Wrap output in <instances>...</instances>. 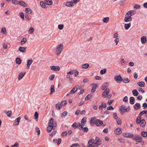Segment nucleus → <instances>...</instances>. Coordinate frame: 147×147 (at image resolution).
<instances>
[{
  "mask_svg": "<svg viewBox=\"0 0 147 147\" xmlns=\"http://www.w3.org/2000/svg\"><path fill=\"white\" fill-rule=\"evenodd\" d=\"M123 135L126 138H132L134 137L133 134L131 133H124Z\"/></svg>",
  "mask_w": 147,
  "mask_h": 147,
  "instance_id": "6",
  "label": "nucleus"
},
{
  "mask_svg": "<svg viewBox=\"0 0 147 147\" xmlns=\"http://www.w3.org/2000/svg\"><path fill=\"white\" fill-rule=\"evenodd\" d=\"M94 139H90L88 142V144H94Z\"/></svg>",
  "mask_w": 147,
  "mask_h": 147,
  "instance_id": "44",
  "label": "nucleus"
},
{
  "mask_svg": "<svg viewBox=\"0 0 147 147\" xmlns=\"http://www.w3.org/2000/svg\"><path fill=\"white\" fill-rule=\"evenodd\" d=\"M51 94H52L54 92L55 88H54V86L53 85H52L51 86Z\"/></svg>",
  "mask_w": 147,
  "mask_h": 147,
  "instance_id": "43",
  "label": "nucleus"
},
{
  "mask_svg": "<svg viewBox=\"0 0 147 147\" xmlns=\"http://www.w3.org/2000/svg\"><path fill=\"white\" fill-rule=\"evenodd\" d=\"M95 118H92L90 121V123L91 124H93V125H94V120L95 119Z\"/></svg>",
  "mask_w": 147,
  "mask_h": 147,
  "instance_id": "60",
  "label": "nucleus"
},
{
  "mask_svg": "<svg viewBox=\"0 0 147 147\" xmlns=\"http://www.w3.org/2000/svg\"><path fill=\"white\" fill-rule=\"evenodd\" d=\"M140 121V126L142 127H144L146 124L145 120L143 119Z\"/></svg>",
  "mask_w": 147,
  "mask_h": 147,
  "instance_id": "19",
  "label": "nucleus"
},
{
  "mask_svg": "<svg viewBox=\"0 0 147 147\" xmlns=\"http://www.w3.org/2000/svg\"><path fill=\"white\" fill-rule=\"evenodd\" d=\"M78 88V86H75L73 88L71 91V94L74 93L77 90V89Z\"/></svg>",
  "mask_w": 147,
  "mask_h": 147,
  "instance_id": "16",
  "label": "nucleus"
},
{
  "mask_svg": "<svg viewBox=\"0 0 147 147\" xmlns=\"http://www.w3.org/2000/svg\"><path fill=\"white\" fill-rule=\"evenodd\" d=\"M45 3L48 5H51L53 4V1L51 0H45L44 1Z\"/></svg>",
  "mask_w": 147,
  "mask_h": 147,
  "instance_id": "23",
  "label": "nucleus"
},
{
  "mask_svg": "<svg viewBox=\"0 0 147 147\" xmlns=\"http://www.w3.org/2000/svg\"><path fill=\"white\" fill-rule=\"evenodd\" d=\"M136 11L134 10H131L128 11L127 13L132 16L133 15L136 13Z\"/></svg>",
  "mask_w": 147,
  "mask_h": 147,
  "instance_id": "18",
  "label": "nucleus"
},
{
  "mask_svg": "<svg viewBox=\"0 0 147 147\" xmlns=\"http://www.w3.org/2000/svg\"><path fill=\"white\" fill-rule=\"evenodd\" d=\"M64 27V25L63 24H60L58 26V28L59 30H62Z\"/></svg>",
  "mask_w": 147,
  "mask_h": 147,
  "instance_id": "52",
  "label": "nucleus"
},
{
  "mask_svg": "<svg viewBox=\"0 0 147 147\" xmlns=\"http://www.w3.org/2000/svg\"><path fill=\"white\" fill-rule=\"evenodd\" d=\"M26 47H20L19 48V50L22 53H25L26 52Z\"/></svg>",
  "mask_w": 147,
  "mask_h": 147,
  "instance_id": "20",
  "label": "nucleus"
},
{
  "mask_svg": "<svg viewBox=\"0 0 147 147\" xmlns=\"http://www.w3.org/2000/svg\"><path fill=\"white\" fill-rule=\"evenodd\" d=\"M106 71L107 70L106 69H104L101 70L100 72V74L102 75L105 74L106 72Z\"/></svg>",
  "mask_w": 147,
  "mask_h": 147,
  "instance_id": "48",
  "label": "nucleus"
},
{
  "mask_svg": "<svg viewBox=\"0 0 147 147\" xmlns=\"http://www.w3.org/2000/svg\"><path fill=\"white\" fill-rule=\"evenodd\" d=\"M32 62L33 60L32 59H30L28 60L26 67L27 69H29L31 64L32 63Z\"/></svg>",
  "mask_w": 147,
  "mask_h": 147,
  "instance_id": "11",
  "label": "nucleus"
},
{
  "mask_svg": "<svg viewBox=\"0 0 147 147\" xmlns=\"http://www.w3.org/2000/svg\"><path fill=\"white\" fill-rule=\"evenodd\" d=\"M115 133L117 135H119L122 133V129L120 128H118L116 129L114 131Z\"/></svg>",
  "mask_w": 147,
  "mask_h": 147,
  "instance_id": "9",
  "label": "nucleus"
},
{
  "mask_svg": "<svg viewBox=\"0 0 147 147\" xmlns=\"http://www.w3.org/2000/svg\"><path fill=\"white\" fill-rule=\"evenodd\" d=\"M120 143H124L125 142V141L124 140L122 139L119 138L118 139Z\"/></svg>",
  "mask_w": 147,
  "mask_h": 147,
  "instance_id": "61",
  "label": "nucleus"
},
{
  "mask_svg": "<svg viewBox=\"0 0 147 147\" xmlns=\"http://www.w3.org/2000/svg\"><path fill=\"white\" fill-rule=\"evenodd\" d=\"M89 65L88 64L85 63L82 65V67L83 68L86 69L89 67Z\"/></svg>",
  "mask_w": 147,
  "mask_h": 147,
  "instance_id": "34",
  "label": "nucleus"
},
{
  "mask_svg": "<svg viewBox=\"0 0 147 147\" xmlns=\"http://www.w3.org/2000/svg\"><path fill=\"white\" fill-rule=\"evenodd\" d=\"M103 123L102 121H100L99 119H97L95 122V124L97 126H100Z\"/></svg>",
  "mask_w": 147,
  "mask_h": 147,
  "instance_id": "10",
  "label": "nucleus"
},
{
  "mask_svg": "<svg viewBox=\"0 0 147 147\" xmlns=\"http://www.w3.org/2000/svg\"><path fill=\"white\" fill-rule=\"evenodd\" d=\"M34 31V28L32 27H31L28 30V33L30 34H31L33 33Z\"/></svg>",
  "mask_w": 147,
  "mask_h": 147,
  "instance_id": "33",
  "label": "nucleus"
},
{
  "mask_svg": "<svg viewBox=\"0 0 147 147\" xmlns=\"http://www.w3.org/2000/svg\"><path fill=\"white\" fill-rule=\"evenodd\" d=\"M144 114H147V110H143L142 111L139 113V115L141 116Z\"/></svg>",
  "mask_w": 147,
  "mask_h": 147,
  "instance_id": "38",
  "label": "nucleus"
},
{
  "mask_svg": "<svg viewBox=\"0 0 147 147\" xmlns=\"http://www.w3.org/2000/svg\"><path fill=\"white\" fill-rule=\"evenodd\" d=\"M16 63L18 64H20L22 62L21 60L19 57H17L16 59Z\"/></svg>",
  "mask_w": 147,
  "mask_h": 147,
  "instance_id": "35",
  "label": "nucleus"
},
{
  "mask_svg": "<svg viewBox=\"0 0 147 147\" xmlns=\"http://www.w3.org/2000/svg\"><path fill=\"white\" fill-rule=\"evenodd\" d=\"M65 5L67 7H71L73 6L74 5V4H73V2L71 1V2H67L66 3Z\"/></svg>",
  "mask_w": 147,
  "mask_h": 147,
  "instance_id": "17",
  "label": "nucleus"
},
{
  "mask_svg": "<svg viewBox=\"0 0 147 147\" xmlns=\"http://www.w3.org/2000/svg\"><path fill=\"white\" fill-rule=\"evenodd\" d=\"M79 129L81 130H83L85 132H86L88 131V129L87 127H84L83 126L80 127Z\"/></svg>",
  "mask_w": 147,
  "mask_h": 147,
  "instance_id": "27",
  "label": "nucleus"
},
{
  "mask_svg": "<svg viewBox=\"0 0 147 147\" xmlns=\"http://www.w3.org/2000/svg\"><path fill=\"white\" fill-rule=\"evenodd\" d=\"M142 136L144 137H147V132L145 131H142L141 133Z\"/></svg>",
  "mask_w": 147,
  "mask_h": 147,
  "instance_id": "40",
  "label": "nucleus"
},
{
  "mask_svg": "<svg viewBox=\"0 0 147 147\" xmlns=\"http://www.w3.org/2000/svg\"><path fill=\"white\" fill-rule=\"evenodd\" d=\"M45 2H44L43 1H41L40 2V5L43 8H44L45 7Z\"/></svg>",
  "mask_w": 147,
  "mask_h": 147,
  "instance_id": "41",
  "label": "nucleus"
},
{
  "mask_svg": "<svg viewBox=\"0 0 147 147\" xmlns=\"http://www.w3.org/2000/svg\"><path fill=\"white\" fill-rule=\"evenodd\" d=\"M67 133L66 131H64L62 133L61 136L63 137H64V136H66L67 135Z\"/></svg>",
  "mask_w": 147,
  "mask_h": 147,
  "instance_id": "54",
  "label": "nucleus"
},
{
  "mask_svg": "<svg viewBox=\"0 0 147 147\" xmlns=\"http://www.w3.org/2000/svg\"><path fill=\"white\" fill-rule=\"evenodd\" d=\"M133 94L134 96H137L138 95V92L136 89H134L132 91Z\"/></svg>",
  "mask_w": 147,
  "mask_h": 147,
  "instance_id": "22",
  "label": "nucleus"
},
{
  "mask_svg": "<svg viewBox=\"0 0 147 147\" xmlns=\"http://www.w3.org/2000/svg\"><path fill=\"white\" fill-rule=\"evenodd\" d=\"M138 90L139 92H141L142 93H144L145 92V91L142 88H141L140 87L138 89Z\"/></svg>",
  "mask_w": 147,
  "mask_h": 147,
  "instance_id": "59",
  "label": "nucleus"
},
{
  "mask_svg": "<svg viewBox=\"0 0 147 147\" xmlns=\"http://www.w3.org/2000/svg\"><path fill=\"white\" fill-rule=\"evenodd\" d=\"M74 73V70H72L71 71H70L69 72L67 73V74L71 75L73 74Z\"/></svg>",
  "mask_w": 147,
  "mask_h": 147,
  "instance_id": "64",
  "label": "nucleus"
},
{
  "mask_svg": "<svg viewBox=\"0 0 147 147\" xmlns=\"http://www.w3.org/2000/svg\"><path fill=\"white\" fill-rule=\"evenodd\" d=\"M51 69L52 70L58 71L60 70V67L58 66H52L50 67Z\"/></svg>",
  "mask_w": 147,
  "mask_h": 147,
  "instance_id": "8",
  "label": "nucleus"
},
{
  "mask_svg": "<svg viewBox=\"0 0 147 147\" xmlns=\"http://www.w3.org/2000/svg\"><path fill=\"white\" fill-rule=\"evenodd\" d=\"M137 84L140 86L141 87H143L145 85V83L143 82H138Z\"/></svg>",
  "mask_w": 147,
  "mask_h": 147,
  "instance_id": "24",
  "label": "nucleus"
},
{
  "mask_svg": "<svg viewBox=\"0 0 147 147\" xmlns=\"http://www.w3.org/2000/svg\"><path fill=\"white\" fill-rule=\"evenodd\" d=\"M27 41V39L26 38H23L22 39L21 41V44L22 45L25 42H26Z\"/></svg>",
  "mask_w": 147,
  "mask_h": 147,
  "instance_id": "37",
  "label": "nucleus"
},
{
  "mask_svg": "<svg viewBox=\"0 0 147 147\" xmlns=\"http://www.w3.org/2000/svg\"><path fill=\"white\" fill-rule=\"evenodd\" d=\"M21 119V118L20 117H18L16 118L13 123V125H18L19 123V122Z\"/></svg>",
  "mask_w": 147,
  "mask_h": 147,
  "instance_id": "12",
  "label": "nucleus"
},
{
  "mask_svg": "<svg viewBox=\"0 0 147 147\" xmlns=\"http://www.w3.org/2000/svg\"><path fill=\"white\" fill-rule=\"evenodd\" d=\"M110 91V89L109 88H107L105 90L103 93L102 94V97L104 98H106L107 95H108L109 94V92Z\"/></svg>",
  "mask_w": 147,
  "mask_h": 147,
  "instance_id": "7",
  "label": "nucleus"
},
{
  "mask_svg": "<svg viewBox=\"0 0 147 147\" xmlns=\"http://www.w3.org/2000/svg\"><path fill=\"white\" fill-rule=\"evenodd\" d=\"M109 17L105 18L103 19L102 21L104 23H107L109 21Z\"/></svg>",
  "mask_w": 147,
  "mask_h": 147,
  "instance_id": "36",
  "label": "nucleus"
},
{
  "mask_svg": "<svg viewBox=\"0 0 147 147\" xmlns=\"http://www.w3.org/2000/svg\"><path fill=\"white\" fill-rule=\"evenodd\" d=\"M53 119L51 118L49 121V123L50 124V125H51V124H52L53 123Z\"/></svg>",
  "mask_w": 147,
  "mask_h": 147,
  "instance_id": "62",
  "label": "nucleus"
},
{
  "mask_svg": "<svg viewBox=\"0 0 147 147\" xmlns=\"http://www.w3.org/2000/svg\"><path fill=\"white\" fill-rule=\"evenodd\" d=\"M19 15L20 16L21 18L22 19L24 20V15L23 13L22 12H20L19 13Z\"/></svg>",
  "mask_w": 147,
  "mask_h": 147,
  "instance_id": "47",
  "label": "nucleus"
},
{
  "mask_svg": "<svg viewBox=\"0 0 147 147\" xmlns=\"http://www.w3.org/2000/svg\"><path fill=\"white\" fill-rule=\"evenodd\" d=\"M128 97L127 96H125L124 97L123 99V101L125 102H127L128 101Z\"/></svg>",
  "mask_w": 147,
  "mask_h": 147,
  "instance_id": "58",
  "label": "nucleus"
},
{
  "mask_svg": "<svg viewBox=\"0 0 147 147\" xmlns=\"http://www.w3.org/2000/svg\"><path fill=\"white\" fill-rule=\"evenodd\" d=\"M109 82H106V83H104L102 86L101 89L102 90H104L105 88L108 86V85H109Z\"/></svg>",
  "mask_w": 147,
  "mask_h": 147,
  "instance_id": "32",
  "label": "nucleus"
},
{
  "mask_svg": "<svg viewBox=\"0 0 147 147\" xmlns=\"http://www.w3.org/2000/svg\"><path fill=\"white\" fill-rule=\"evenodd\" d=\"M132 20V18L131 16L126 13L125 15L124 21L126 22H128L131 21Z\"/></svg>",
  "mask_w": 147,
  "mask_h": 147,
  "instance_id": "4",
  "label": "nucleus"
},
{
  "mask_svg": "<svg viewBox=\"0 0 147 147\" xmlns=\"http://www.w3.org/2000/svg\"><path fill=\"white\" fill-rule=\"evenodd\" d=\"M126 107L125 105H123L121 106L120 107V109L121 112L123 114L126 112L129 111L130 108L129 107H128L126 108Z\"/></svg>",
  "mask_w": 147,
  "mask_h": 147,
  "instance_id": "2",
  "label": "nucleus"
},
{
  "mask_svg": "<svg viewBox=\"0 0 147 147\" xmlns=\"http://www.w3.org/2000/svg\"><path fill=\"white\" fill-rule=\"evenodd\" d=\"M131 26V24L129 23L128 24H125V29L127 30L129 29Z\"/></svg>",
  "mask_w": 147,
  "mask_h": 147,
  "instance_id": "29",
  "label": "nucleus"
},
{
  "mask_svg": "<svg viewBox=\"0 0 147 147\" xmlns=\"http://www.w3.org/2000/svg\"><path fill=\"white\" fill-rule=\"evenodd\" d=\"M56 107L57 109L59 110L61 108L62 106L61 104L57 103L56 105Z\"/></svg>",
  "mask_w": 147,
  "mask_h": 147,
  "instance_id": "42",
  "label": "nucleus"
},
{
  "mask_svg": "<svg viewBox=\"0 0 147 147\" xmlns=\"http://www.w3.org/2000/svg\"><path fill=\"white\" fill-rule=\"evenodd\" d=\"M53 126L51 125H49L47 127V131L48 132H50L53 129Z\"/></svg>",
  "mask_w": 147,
  "mask_h": 147,
  "instance_id": "25",
  "label": "nucleus"
},
{
  "mask_svg": "<svg viewBox=\"0 0 147 147\" xmlns=\"http://www.w3.org/2000/svg\"><path fill=\"white\" fill-rule=\"evenodd\" d=\"M123 81L124 83H128L129 81V80L128 78H126L125 79H124L123 80Z\"/></svg>",
  "mask_w": 147,
  "mask_h": 147,
  "instance_id": "50",
  "label": "nucleus"
},
{
  "mask_svg": "<svg viewBox=\"0 0 147 147\" xmlns=\"http://www.w3.org/2000/svg\"><path fill=\"white\" fill-rule=\"evenodd\" d=\"M26 74V72H24L23 74H22V73H20L19 76L18 77V80H21L25 75Z\"/></svg>",
  "mask_w": 147,
  "mask_h": 147,
  "instance_id": "28",
  "label": "nucleus"
},
{
  "mask_svg": "<svg viewBox=\"0 0 147 147\" xmlns=\"http://www.w3.org/2000/svg\"><path fill=\"white\" fill-rule=\"evenodd\" d=\"M140 6L137 4H136L134 5V8L135 9H138L140 8Z\"/></svg>",
  "mask_w": 147,
  "mask_h": 147,
  "instance_id": "45",
  "label": "nucleus"
},
{
  "mask_svg": "<svg viewBox=\"0 0 147 147\" xmlns=\"http://www.w3.org/2000/svg\"><path fill=\"white\" fill-rule=\"evenodd\" d=\"M117 123L118 125H120L121 123V120L119 118L117 119Z\"/></svg>",
  "mask_w": 147,
  "mask_h": 147,
  "instance_id": "51",
  "label": "nucleus"
},
{
  "mask_svg": "<svg viewBox=\"0 0 147 147\" xmlns=\"http://www.w3.org/2000/svg\"><path fill=\"white\" fill-rule=\"evenodd\" d=\"M92 84L94 85V86L92 87L91 92H94L95 91L97 88L98 87V85L96 84Z\"/></svg>",
  "mask_w": 147,
  "mask_h": 147,
  "instance_id": "21",
  "label": "nucleus"
},
{
  "mask_svg": "<svg viewBox=\"0 0 147 147\" xmlns=\"http://www.w3.org/2000/svg\"><path fill=\"white\" fill-rule=\"evenodd\" d=\"M25 12L28 14H31L32 13V11L29 8H26L25 9Z\"/></svg>",
  "mask_w": 147,
  "mask_h": 147,
  "instance_id": "31",
  "label": "nucleus"
},
{
  "mask_svg": "<svg viewBox=\"0 0 147 147\" xmlns=\"http://www.w3.org/2000/svg\"><path fill=\"white\" fill-rule=\"evenodd\" d=\"M5 113L7 116L10 117L11 115L12 112L11 111H6Z\"/></svg>",
  "mask_w": 147,
  "mask_h": 147,
  "instance_id": "39",
  "label": "nucleus"
},
{
  "mask_svg": "<svg viewBox=\"0 0 147 147\" xmlns=\"http://www.w3.org/2000/svg\"><path fill=\"white\" fill-rule=\"evenodd\" d=\"M135 98L134 97L131 96L130 98V103L131 104H133L134 103Z\"/></svg>",
  "mask_w": 147,
  "mask_h": 147,
  "instance_id": "30",
  "label": "nucleus"
},
{
  "mask_svg": "<svg viewBox=\"0 0 147 147\" xmlns=\"http://www.w3.org/2000/svg\"><path fill=\"white\" fill-rule=\"evenodd\" d=\"M63 44H60L55 49V54L57 55H59L63 51Z\"/></svg>",
  "mask_w": 147,
  "mask_h": 147,
  "instance_id": "1",
  "label": "nucleus"
},
{
  "mask_svg": "<svg viewBox=\"0 0 147 147\" xmlns=\"http://www.w3.org/2000/svg\"><path fill=\"white\" fill-rule=\"evenodd\" d=\"M87 118L86 117H84L81 121V122L82 123L83 125H84L86 123V121Z\"/></svg>",
  "mask_w": 147,
  "mask_h": 147,
  "instance_id": "26",
  "label": "nucleus"
},
{
  "mask_svg": "<svg viewBox=\"0 0 147 147\" xmlns=\"http://www.w3.org/2000/svg\"><path fill=\"white\" fill-rule=\"evenodd\" d=\"M18 4L24 7H27V4L24 1H19Z\"/></svg>",
  "mask_w": 147,
  "mask_h": 147,
  "instance_id": "15",
  "label": "nucleus"
},
{
  "mask_svg": "<svg viewBox=\"0 0 147 147\" xmlns=\"http://www.w3.org/2000/svg\"><path fill=\"white\" fill-rule=\"evenodd\" d=\"M133 137V140L136 141L137 142H140L142 141V138L139 135H135Z\"/></svg>",
  "mask_w": 147,
  "mask_h": 147,
  "instance_id": "3",
  "label": "nucleus"
},
{
  "mask_svg": "<svg viewBox=\"0 0 147 147\" xmlns=\"http://www.w3.org/2000/svg\"><path fill=\"white\" fill-rule=\"evenodd\" d=\"M1 31L4 34H6L7 33L6 30L5 28L4 27L3 28L1 29Z\"/></svg>",
  "mask_w": 147,
  "mask_h": 147,
  "instance_id": "53",
  "label": "nucleus"
},
{
  "mask_svg": "<svg viewBox=\"0 0 147 147\" xmlns=\"http://www.w3.org/2000/svg\"><path fill=\"white\" fill-rule=\"evenodd\" d=\"M19 1L16 0H12V3L15 5H18Z\"/></svg>",
  "mask_w": 147,
  "mask_h": 147,
  "instance_id": "49",
  "label": "nucleus"
},
{
  "mask_svg": "<svg viewBox=\"0 0 147 147\" xmlns=\"http://www.w3.org/2000/svg\"><path fill=\"white\" fill-rule=\"evenodd\" d=\"M91 95L90 94H89L87 95L85 98V100H89L91 98Z\"/></svg>",
  "mask_w": 147,
  "mask_h": 147,
  "instance_id": "46",
  "label": "nucleus"
},
{
  "mask_svg": "<svg viewBox=\"0 0 147 147\" xmlns=\"http://www.w3.org/2000/svg\"><path fill=\"white\" fill-rule=\"evenodd\" d=\"M74 76L76 77L78 74V71L76 70H74Z\"/></svg>",
  "mask_w": 147,
  "mask_h": 147,
  "instance_id": "57",
  "label": "nucleus"
},
{
  "mask_svg": "<svg viewBox=\"0 0 147 147\" xmlns=\"http://www.w3.org/2000/svg\"><path fill=\"white\" fill-rule=\"evenodd\" d=\"M36 131L38 133V135H39L40 134V130L39 129V128L38 127H36L35 129Z\"/></svg>",
  "mask_w": 147,
  "mask_h": 147,
  "instance_id": "63",
  "label": "nucleus"
},
{
  "mask_svg": "<svg viewBox=\"0 0 147 147\" xmlns=\"http://www.w3.org/2000/svg\"><path fill=\"white\" fill-rule=\"evenodd\" d=\"M147 38L145 36H142L141 38V42L142 44H145L147 42Z\"/></svg>",
  "mask_w": 147,
  "mask_h": 147,
  "instance_id": "13",
  "label": "nucleus"
},
{
  "mask_svg": "<svg viewBox=\"0 0 147 147\" xmlns=\"http://www.w3.org/2000/svg\"><path fill=\"white\" fill-rule=\"evenodd\" d=\"M140 106L141 105L140 103H136L134 105V109L135 110H137L140 108Z\"/></svg>",
  "mask_w": 147,
  "mask_h": 147,
  "instance_id": "14",
  "label": "nucleus"
},
{
  "mask_svg": "<svg viewBox=\"0 0 147 147\" xmlns=\"http://www.w3.org/2000/svg\"><path fill=\"white\" fill-rule=\"evenodd\" d=\"M55 78L54 75H52L49 77V79L51 80H52Z\"/></svg>",
  "mask_w": 147,
  "mask_h": 147,
  "instance_id": "55",
  "label": "nucleus"
},
{
  "mask_svg": "<svg viewBox=\"0 0 147 147\" xmlns=\"http://www.w3.org/2000/svg\"><path fill=\"white\" fill-rule=\"evenodd\" d=\"M19 144L18 142H16L14 144L11 146V147H18Z\"/></svg>",
  "mask_w": 147,
  "mask_h": 147,
  "instance_id": "56",
  "label": "nucleus"
},
{
  "mask_svg": "<svg viewBox=\"0 0 147 147\" xmlns=\"http://www.w3.org/2000/svg\"><path fill=\"white\" fill-rule=\"evenodd\" d=\"M114 79L116 82L118 83H120L123 81V79L120 75L115 76Z\"/></svg>",
  "mask_w": 147,
  "mask_h": 147,
  "instance_id": "5",
  "label": "nucleus"
}]
</instances>
